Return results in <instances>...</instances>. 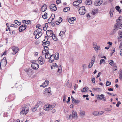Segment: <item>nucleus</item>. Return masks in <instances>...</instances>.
I'll return each instance as SVG.
<instances>
[{"label":"nucleus","mask_w":122,"mask_h":122,"mask_svg":"<svg viewBox=\"0 0 122 122\" xmlns=\"http://www.w3.org/2000/svg\"><path fill=\"white\" fill-rule=\"evenodd\" d=\"M50 10L52 11L56 10L57 8L56 5L53 4H51L49 6Z\"/></svg>","instance_id":"0eeeda50"},{"label":"nucleus","mask_w":122,"mask_h":122,"mask_svg":"<svg viewBox=\"0 0 122 122\" xmlns=\"http://www.w3.org/2000/svg\"><path fill=\"white\" fill-rule=\"evenodd\" d=\"M44 49H45L44 50H45L46 51V50L47 51H48V50L49 48H48V47H47V46H44Z\"/></svg>","instance_id":"052dcab7"},{"label":"nucleus","mask_w":122,"mask_h":122,"mask_svg":"<svg viewBox=\"0 0 122 122\" xmlns=\"http://www.w3.org/2000/svg\"><path fill=\"white\" fill-rule=\"evenodd\" d=\"M92 114L94 116H98L99 115V112L97 111H95L93 112Z\"/></svg>","instance_id":"e433bc0d"},{"label":"nucleus","mask_w":122,"mask_h":122,"mask_svg":"<svg viewBox=\"0 0 122 122\" xmlns=\"http://www.w3.org/2000/svg\"><path fill=\"white\" fill-rule=\"evenodd\" d=\"M70 10V8L69 7H66L64 8L63 10V11L64 12H66L69 11Z\"/></svg>","instance_id":"72a5a7b5"},{"label":"nucleus","mask_w":122,"mask_h":122,"mask_svg":"<svg viewBox=\"0 0 122 122\" xmlns=\"http://www.w3.org/2000/svg\"><path fill=\"white\" fill-rule=\"evenodd\" d=\"M85 4L87 5H90L92 3V1L90 0H87L85 2Z\"/></svg>","instance_id":"4be33fe9"},{"label":"nucleus","mask_w":122,"mask_h":122,"mask_svg":"<svg viewBox=\"0 0 122 122\" xmlns=\"http://www.w3.org/2000/svg\"><path fill=\"white\" fill-rule=\"evenodd\" d=\"M111 83L110 82L108 81H107V82L106 84V85L107 86H108L110 85L111 84Z\"/></svg>","instance_id":"37998d69"},{"label":"nucleus","mask_w":122,"mask_h":122,"mask_svg":"<svg viewBox=\"0 0 122 122\" xmlns=\"http://www.w3.org/2000/svg\"><path fill=\"white\" fill-rule=\"evenodd\" d=\"M71 98L72 99V102L73 103L75 101V100L76 99H75L74 98L72 97V96H71Z\"/></svg>","instance_id":"e2e57ef3"},{"label":"nucleus","mask_w":122,"mask_h":122,"mask_svg":"<svg viewBox=\"0 0 122 122\" xmlns=\"http://www.w3.org/2000/svg\"><path fill=\"white\" fill-rule=\"evenodd\" d=\"M37 110V109H36V108H35V107H33V108H32L31 109V110L33 112H35Z\"/></svg>","instance_id":"8fccbe9b"},{"label":"nucleus","mask_w":122,"mask_h":122,"mask_svg":"<svg viewBox=\"0 0 122 122\" xmlns=\"http://www.w3.org/2000/svg\"><path fill=\"white\" fill-rule=\"evenodd\" d=\"M61 66H59L58 67V69L57 72L59 73H60L61 71Z\"/></svg>","instance_id":"3c124183"},{"label":"nucleus","mask_w":122,"mask_h":122,"mask_svg":"<svg viewBox=\"0 0 122 122\" xmlns=\"http://www.w3.org/2000/svg\"><path fill=\"white\" fill-rule=\"evenodd\" d=\"M66 95H64L63 97V100L64 102H66Z\"/></svg>","instance_id":"864d4df0"},{"label":"nucleus","mask_w":122,"mask_h":122,"mask_svg":"<svg viewBox=\"0 0 122 122\" xmlns=\"http://www.w3.org/2000/svg\"><path fill=\"white\" fill-rule=\"evenodd\" d=\"M3 62H4V64L5 66L7 64V61L6 60V58L5 57H4L3 60H2L1 63H2Z\"/></svg>","instance_id":"bb28decb"},{"label":"nucleus","mask_w":122,"mask_h":122,"mask_svg":"<svg viewBox=\"0 0 122 122\" xmlns=\"http://www.w3.org/2000/svg\"><path fill=\"white\" fill-rule=\"evenodd\" d=\"M12 49L13 51L14 52L12 53V54H16L18 52L19 50L18 48L16 47L13 46L12 48Z\"/></svg>","instance_id":"9b49d317"},{"label":"nucleus","mask_w":122,"mask_h":122,"mask_svg":"<svg viewBox=\"0 0 122 122\" xmlns=\"http://www.w3.org/2000/svg\"><path fill=\"white\" fill-rule=\"evenodd\" d=\"M120 72L119 73V78L121 80L122 79V69H120L119 70Z\"/></svg>","instance_id":"b1692460"},{"label":"nucleus","mask_w":122,"mask_h":122,"mask_svg":"<svg viewBox=\"0 0 122 122\" xmlns=\"http://www.w3.org/2000/svg\"><path fill=\"white\" fill-rule=\"evenodd\" d=\"M27 26L26 25H22L19 28V30L20 32H22L23 30H25Z\"/></svg>","instance_id":"1a4fd4ad"},{"label":"nucleus","mask_w":122,"mask_h":122,"mask_svg":"<svg viewBox=\"0 0 122 122\" xmlns=\"http://www.w3.org/2000/svg\"><path fill=\"white\" fill-rule=\"evenodd\" d=\"M70 99H71L70 97H68V99L66 101V102L67 103H68V102L70 101Z\"/></svg>","instance_id":"680f3d73"},{"label":"nucleus","mask_w":122,"mask_h":122,"mask_svg":"<svg viewBox=\"0 0 122 122\" xmlns=\"http://www.w3.org/2000/svg\"><path fill=\"white\" fill-rule=\"evenodd\" d=\"M107 94L110 95H112L113 96H114L115 95H116V94L114 95L113 94L109 92H107Z\"/></svg>","instance_id":"4d7b16f0"},{"label":"nucleus","mask_w":122,"mask_h":122,"mask_svg":"<svg viewBox=\"0 0 122 122\" xmlns=\"http://www.w3.org/2000/svg\"><path fill=\"white\" fill-rule=\"evenodd\" d=\"M46 34L48 37H50L54 35L53 31L51 30H47L46 31Z\"/></svg>","instance_id":"20e7f679"},{"label":"nucleus","mask_w":122,"mask_h":122,"mask_svg":"<svg viewBox=\"0 0 122 122\" xmlns=\"http://www.w3.org/2000/svg\"><path fill=\"white\" fill-rule=\"evenodd\" d=\"M118 34L119 35L120 38H122V31L119 30L118 31Z\"/></svg>","instance_id":"4c0bfd02"},{"label":"nucleus","mask_w":122,"mask_h":122,"mask_svg":"<svg viewBox=\"0 0 122 122\" xmlns=\"http://www.w3.org/2000/svg\"><path fill=\"white\" fill-rule=\"evenodd\" d=\"M102 74V73L101 72H99L98 73V75L97 76V78L99 77L100 76V75H101Z\"/></svg>","instance_id":"338daca9"},{"label":"nucleus","mask_w":122,"mask_h":122,"mask_svg":"<svg viewBox=\"0 0 122 122\" xmlns=\"http://www.w3.org/2000/svg\"><path fill=\"white\" fill-rule=\"evenodd\" d=\"M98 11V10L97 9H93L92 10V14L93 15H94L96 14L97 13Z\"/></svg>","instance_id":"2f4dec72"},{"label":"nucleus","mask_w":122,"mask_h":122,"mask_svg":"<svg viewBox=\"0 0 122 122\" xmlns=\"http://www.w3.org/2000/svg\"><path fill=\"white\" fill-rule=\"evenodd\" d=\"M50 87H49L48 88H46L45 90V91L44 92V94H49V95H51V92L50 90Z\"/></svg>","instance_id":"ddd939ff"},{"label":"nucleus","mask_w":122,"mask_h":122,"mask_svg":"<svg viewBox=\"0 0 122 122\" xmlns=\"http://www.w3.org/2000/svg\"><path fill=\"white\" fill-rule=\"evenodd\" d=\"M95 78L94 76L92 77V82H93L94 83H95Z\"/></svg>","instance_id":"5fc2aeb1"},{"label":"nucleus","mask_w":122,"mask_h":122,"mask_svg":"<svg viewBox=\"0 0 122 122\" xmlns=\"http://www.w3.org/2000/svg\"><path fill=\"white\" fill-rule=\"evenodd\" d=\"M72 115H73L74 117L75 116L77 117V113L76 112L73 111L72 112Z\"/></svg>","instance_id":"58836bf2"},{"label":"nucleus","mask_w":122,"mask_h":122,"mask_svg":"<svg viewBox=\"0 0 122 122\" xmlns=\"http://www.w3.org/2000/svg\"><path fill=\"white\" fill-rule=\"evenodd\" d=\"M105 60L104 59H102L100 61V64L101 65L102 63L103 62L105 63Z\"/></svg>","instance_id":"49530a36"},{"label":"nucleus","mask_w":122,"mask_h":122,"mask_svg":"<svg viewBox=\"0 0 122 122\" xmlns=\"http://www.w3.org/2000/svg\"><path fill=\"white\" fill-rule=\"evenodd\" d=\"M80 102V101L79 100L76 99L75 100L74 102L76 104H77L79 103Z\"/></svg>","instance_id":"09e8293b"},{"label":"nucleus","mask_w":122,"mask_h":122,"mask_svg":"<svg viewBox=\"0 0 122 122\" xmlns=\"http://www.w3.org/2000/svg\"><path fill=\"white\" fill-rule=\"evenodd\" d=\"M104 95L103 94H102L101 95H98V96H100L102 97V100L104 101H106V98L104 96Z\"/></svg>","instance_id":"cd10ccee"},{"label":"nucleus","mask_w":122,"mask_h":122,"mask_svg":"<svg viewBox=\"0 0 122 122\" xmlns=\"http://www.w3.org/2000/svg\"><path fill=\"white\" fill-rule=\"evenodd\" d=\"M81 2L82 0H78L74 2L73 3V5L75 6H77V8H79V6L78 5Z\"/></svg>","instance_id":"39448f33"},{"label":"nucleus","mask_w":122,"mask_h":122,"mask_svg":"<svg viewBox=\"0 0 122 122\" xmlns=\"http://www.w3.org/2000/svg\"><path fill=\"white\" fill-rule=\"evenodd\" d=\"M82 67L83 68V69H84L87 67V66L86 64H83L82 65Z\"/></svg>","instance_id":"0e129e2a"},{"label":"nucleus","mask_w":122,"mask_h":122,"mask_svg":"<svg viewBox=\"0 0 122 122\" xmlns=\"http://www.w3.org/2000/svg\"><path fill=\"white\" fill-rule=\"evenodd\" d=\"M121 103L120 102H118L117 103V104H116V106L117 107H118L119 106V105Z\"/></svg>","instance_id":"13d9d810"},{"label":"nucleus","mask_w":122,"mask_h":122,"mask_svg":"<svg viewBox=\"0 0 122 122\" xmlns=\"http://www.w3.org/2000/svg\"><path fill=\"white\" fill-rule=\"evenodd\" d=\"M28 72L27 73L29 76H30L33 73V70L29 68Z\"/></svg>","instance_id":"aec40b11"},{"label":"nucleus","mask_w":122,"mask_h":122,"mask_svg":"<svg viewBox=\"0 0 122 122\" xmlns=\"http://www.w3.org/2000/svg\"><path fill=\"white\" fill-rule=\"evenodd\" d=\"M65 31H61L60 33L59 34L61 36V37H63L65 36Z\"/></svg>","instance_id":"5701e85b"},{"label":"nucleus","mask_w":122,"mask_h":122,"mask_svg":"<svg viewBox=\"0 0 122 122\" xmlns=\"http://www.w3.org/2000/svg\"><path fill=\"white\" fill-rule=\"evenodd\" d=\"M15 32L14 30H11L9 32V33L11 35H12L15 34Z\"/></svg>","instance_id":"79ce46f5"},{"label":"nucleus","mask_w":122,"mask_h":122,"mask_svg":"<svg viewBox=\"0 0 122 122\" xmlns=\"http://www.w3.org/2000/svg\"><path fill=\"white\" fill-rule=\"evenodd\" d=\"M52 36V39L54 41H57V38L56 37V36L55 34H54V35Z\"/></svg>","instance_id":"c756f323"},{"label":"nucleus","mask_w":122,"mask_h":122,"mask_svg":"<svg viewBox=\"0 0 122 122\" xmlns=\"http://www.w3.org/2000/svg\"><path fill=\"white\" fill-rule=\"evenodd\" d=\"M52 66H53L54 67H58V66L56 64V63H53V64Z\"/></svg>","instance_id":"603ef678"},{"label":"nucleus","mask_w":122,"mask_h":122,"mask_svg":"<svg viewBox=\"0 0 122 122\" xmlns=\"http://www.w3.org/2000/svg\"><path fill=\"white\" fill-rule=\"evenodd\" d=\"M117 23H116L115 24V25H114V26L115 27H117L118 28H119V26L120 25H121L120 24V23L118 21H117Z\"/></svg>","instance_id":"a19ab883"},{"label":"nucleus","mask_w":122,"mask_h":122,"mask_svg":"<svg viewBox=\"0 0 122 122\" xmlns=\"http://www.w3.org/2000/svg\"><path fill=\"white\" fill-rule=\"evenodd\" d=\"M115 10V9L113 8H111L110 9L109 13L111 17L113 16V12H114Z\"/></svg>","instance_id":"6ab92c4d"},{"label":"nucleus","mask_w":122,"mask_h":122,"mask_svg":"<svg viewBox=\"0 0 122 122\" xmlns=\"http://www.w3.org/2000/svg\"><path fill=\"white\" fill-rule=\"evenodd\" d=\"M47 40L48 39H47V41L45 42H43L42 45L43 46H47L49 45L50 44V42L49 41H47Z\"/></svg>","instance_id":"dca6fc26"},{"label":"nucleus","mask_w":122,"mask_h":122,"mask_svg":"<svg viewBox=\"0 0 122 122\" xmlns=\"http://www.w3.org/2000/svg\"><path fill=\"white\" fill-rule=\"evenodd\" d=\"M41 34H41L38 33L37 35L35 36V38L36 39H38L40 37H41L42 35V34Z\"/></svg>","instance_id":"c9c22d12"},{"label":"nucleus","mask_w":122,"mask_h":122,"mask_svg":"<svg viewBox=\"0 0 122 122\" xmlns=\"http://www.w3.org/2000/svg\"><path fill=\"white\" fill-rule=\"evenodd\" d=\"M93 66V65L92 64H91V63H90L88 66V68H91Z\"/></svg>","instance_id":"69168bd1"},{"label":"nucleus","mask_w":122,"mask_h":122,"mask_svg":"<svg viewBox=\"0 0 122 122\" xmlns=\"http://www.w3.org/2000/svg\"><path fill=\"white\" fill-rule=\"evenodd\" d=\"M81 117H83L85 116V111L81 110L79 113Z\"/></svg>","instance_id":"f3484780"},{"label":"nucleus","mask_w":122,"mask_h":122,"mask_svg":"<svg viewBox=\"0 0 122 122\" xmlns=\"http://www.w3.org/2000/svg\"><path fill=\"white\" fill-rule=\"evenodd\" d=\"M41 29L40 28H38L36 30V32L37 33L41 34H42V33L41 32Z\"/></svg>","instance_id":"473e14b6"},{"label":"nucleus","mask_w":122,"mask_h":122,"mask_svg":"<svg viewBox=\"0 0 122 122\" xmlns=\"http://www.w3.org/2000/svg\"><path fill=\"white\" fill-rule=\"evenodd\" d=\"M93 91H97L98 92H99L101 91V89L100 88H93L92 89Z\"/></svg>","instance_id":"c85d7f7f"},{"label":"nucleus","mask_w":122,"mask_h":122,"mask_svg":"<svg viewBox=\"0 0 122 122\" xmlns=\"http://www.w3.org/2000/svg\"><path fill=\"white\" fill-rule=\"evenodd\" d=\"M49 59V62L50 63H52L53 62L55 59V58L54 57V55H51V56L50 57Z\"/></svg>","instance_id":"2eb2a0df"},{"label":"nucleus","mask_w":122,"mask_h":122,"mask_svg":"<svg viewBox=\"0 0 122 122\" xmlns=\"http://www.w3.org/2000/svg\"><path fill=\"white\" fill-rule=\"evenodd\" d=\"M59 54L58 53H56L54 55V57L55 58V59L58 60L59 59Z\"/></svg>","instance_id":"a878e982"},{"label":"nucleus","mask_w":122,"mask_h":122,"mask_svg":"<svg viewBox=\"0 0 122 122\" xmlns=\"http://www.w3.org/2000/svg\"><path fill=\"white\" fill-rule=\"evenodd\" d=\"M55 15L54 14H52L51 15V16L50 17L51 19H52V20H54L55 18Z\"/></svg>","instance_id":"a18cd8bd"},{"label":"nucleus","mask_w":122,"mask_h":122,"mask_svg":"<svg viewBox=\"0 0 122 122\" xmlns=\"http://www.w3.org/2000/svg\"><path fill=\"white\" fill-rule=\"evenodd\" d=\"M53 108V107L51 105L49 104H46L44 107V110L47 111L52 109Z\"/></svg>","instance_id":"f03ea898"},{"label":"nucleus","mask_w":122,"mask_h":122,"mask_svg":"<svg viewBox=\"0 0 122 122\" xmlns=\"http://www.w3.org/2000/svg\"><path fill=\"white\" fill-rule=\"evenodd\" d=\"M21 111L20 112V115H25L28 112L29 108L28 106L25 105L24 107H23L21 108Z\"/></svg>","instance_id":"f257e3e1"},{"label":"nucleus","mask_w":122,"mask_h":122,"mask_svg":"<svg viewBox=\"0 0 122 122\" xmlns=\"http://www.w3.org/2000/svg\"><path fill=\"white\" fill-rule=\"evenodd\" d=\"M49 83V82L47 80H46L44 82L42 85L40 86L44 88L47 86Z\"/></svg>","instance_id":"4468645a"},{"label":"nucleus","mask_w":122,"mask_h":122,"mask_svg":"<svg viewBox=\"0 0 122 122\" xmlns=\"http://www.w3.org/2000/svg\"><path fill=\"white\" fill-rule=\"evenodd\" d=\"M32 68L34 69H37L39 67V65L36 63H32L31 64Z\"/></svg>","instance_id":"6e6552de"},{"label":"nucleus","mask_w":122,"mask_h":122,"mask_svg":"<svg viewBox=\"0 0 122 122\" xmlns=\"http://www.w3.org/2000/svg\"><path fill=\"white\" fill-rule=\"evenodd\" d=\"M111 109L110 108H105V110L109 112L111 111Z\"/></svg>","instance_id":"6e6d98bb"},{"label":"nucleus","mask_w":122,"mask_h":122,"mask_svg":"<svg viewBox=\"0 0 122 122\" xmlns=\"http://www.w3.org/2000/svg\"><path fill=\"white\" fill-rule=\"evenodd\" d=\"M88 88L87 87H85L83 88V90H81L82 92H85L88 91Z\"/></svg>","instance_id":"7c9ffc66"},{"label":"nucleus","mask_w":122,"mask_h":122,"mask_svg":"<svg viewBox=\"0 0 122 122\" xmlns=\"http://www.w3.org/2000/svg\"><path fill=\"white\" fill-rule=\"evenodd\" d=\"M52 19H51V17H50L48 20V22L49 23H51L52 22Z\"/></svg>","instance_id":"de8ad7c7"},{"label":"nucleus","mask_w":122,"mask_h":122,"mask_svg":"<svg viewBox=\"0 0 122 122\" xmlns=\"http://www.w3.org/2000/svg\"><path fill=\"white\" fill-rule=\"evenodd\" d=\"M76 20V18L75 17L70 18L68 19V22L71 24H74V20Z\"/></svg>","instance_id":"f8f14e48"},{"label":"nucleus","mask_w":122,"mask_h":122,"mask_svg":"<svg viewBox=\"0 0 122 122\" xmlns=\"http://www.w3.org/2000/svg\"><path fill=\"white\" fill-rule=\"evenodd\" d=\"M41 9L42 11L44 12L47 9L46 5V4H44L41 7Z\"/></svg>","instance_id":"a211bd4d"},{"label":"nucleus","mask_w":122,"mask_h":122,"mask_svg":"<svg viewBox=\"0 0 122 122\" xmlns=\"http://www.w3.org/2000/svg\"><path fill=\"white\" fill-rule=\"evenodd\" d=\"M93 47L96 52L98 50H100V48L99 46H98L97 44L94 46H93Z\"/></svg>","instance_id":"412c9836"},{"label":"nucleus","mask_w":122,"mask_h":122,"mask_svg":"<svg viewBox=\"0 0 122 122\" xmlns=\"http://www.w3.org/2000/svg\"><path fill=\"white\" fill-rule=\"evenodd\" d=\"M102 3V0H97L95 1L94 4L95 5L98 6L101 5Z\"/></svg>","instance_id":"9d476101"},{"label":"nucleus","mask_w":122,"mask_h":122,"mask_svg":"<svg viewBox=\"0 0 122 122\" xmlns=\"http://www.w3.org/2000/svg\"><path fill=\"white\" fill-rule=\"evenodd\" d=\"M115 30L113 29L112 31L110 33V34L111 35H113L116 32Z\"/></svg>","instance_id":"c03bdc74"},{"label":"nucleus","mask_w":122,"mask_h":122,"mask_svg":"<svg viewBox=\"0 0 122 122\" xmlns=\"http://www.w3.org/2000/svg\"><path fill=\"white\" fill-rule=\"evenodd\" d=\"M56 2V4H58L61 3V1L59 0H57Z\"/></svg>","instance_id":"774afa93"},{"label":"nucleus","mask_w":122,"mask_h":122,"mask_svg":"<svg viewBox=\"0 0 122 122\" xmlns=\"http://www.w3.org/2000/svg\"><path fill=\"white\" fill-rule=\"evenodd\" d=\"M116 9L118 11H119L120 13L121 12V10H119L120 7L119 6H117L115 7Z\"/></svg>","instance_id":"f704fd0d"},{"label":"nucleus","mask_w":122,"mask_h":122,"mask_svg":"<svg viewBox=\"0 0 122 122\" xmlns=\"http://www.w3.org/2000/svg\"><path fill=\"white\" fill-rule=\"evenodd\" d=\"M47 16V14L45 12L44 14L42 15V17L44 19H46L47 18L46 17Z\"/></svg>","instance_id":"ea45409f"},{"label":"nucleus","mask_w":122,"mask_h":122,"mask_svg":"<svg viewBox=\"0 0 122 122\" xmlns=\"http://www.w3.org/2000/svg\"><path fill=\"white\" fill-rule=\"evenodd\" d=\"M110 61V63H109V64L111 66H113L115 65V63L112 60H109L108 61L109 62Z\"/></svg>","instance_id":"393cba45"},{"label":"nucleus","mask_w":122,"mask_h":122,"mask_svg":"<svg viewBox=\"0 0 122 122\" xmlns=\"http://www.w3.org/2000/svg\"><path fill=\"white\" fill-rule=\"evenodd\" d=\"M79 11L80 14L83 15L86 12V10L85 9V6H82L80 8Z\"/></svg>","instance_id":"7ed1b4c3"},{"label":"nucleus","mask_w":122,"mask_h":122,"mask_svg":"<svg viewBox=\"0 0 122 122\" xmlns=\"http://www.w3.org/2000/svg\"><path fill=\"white\" fill-rule=\"evenodd\" d=\"M48 56V55L47 54L45 55V58L47 59H49L50 57H49Z\"/></svg>","instance_id":"bf43d9fd"},{"label":"nucleus","mask_w":122,"mask_h":122,"mask_svg":"<svg viewBox=\"0 0 122 122\" xmlns=\"http://www.w3.org/2000/svg\"><path fill=\"white\" fill-rule=\"evenodd\" d=\"M38 61L40 64H43L45 62V60L42 56H40L38 59Z\"/></svg>","instance_id":"423d86ee"}]
</instances>
